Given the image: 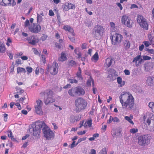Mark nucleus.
<instances>
[{
  "label": "nucleus",
  "instance_id": "1",
  "mask_svg": "<svg viewBox=\"0 0 154 154\" xmlns=\"http://www.w3.org/2000/svg\"><path fill=\"white\" fill-rule=\"evenodd\" d=\"M33 135L34 136H39L41 132V128L44 134V136L47 139L50 140L53 139L54 133L46 125L43 121H37L32 125Z\"/></svg>",
  "mask_w": 154,
  "mask_h": 154
},
{
  "label": "nucleus",
  "instance_id": "2",
  "mask_svg": "<svg viewBox=\"0 0 154 154\" xmlns=\"http://www.w3.org/2000/svg\"><path fill=\"white\" fill-rule=\"evenodd\" d=\"M119 98L123 108L130 110L134 108V99L131 94L128 92H123L121 93Z\"/></svg>",
  "mask_w": 154,
  "mask_h": 154
},
{
  "label": "nucleus",
  "instance_id": "3",
  "mask_svg": "<svg viewBox=\"0 0 154 154\" xmlns=\"http://www.w3.org/2000/svg\"><path fill=\"white\" fill-rule=\"evenodd\" d=\"M42 95H44V102L47 105L55 101L53 91L51 90H47L44 92L41 93Z\"/></svg>",
  "mask_w": 154,
  "mask_h": 154
},
{
  "label": "nucleus",
  "instance_id": "4",
  "mask_svg": "<svg viewBox=\"0 0 154 154\" xmlns=\"http://www.w3.org/2000/svg\"><path fill=\"white\" fill-rule=\"evenodd\" d=\"M76 110L77 112L85 109L87 106V103L84 99L82 97H78L76 99L75 102Z\"/></svg>",
  "mask_w": 154,
  "mask_h": 154
},
{
  "label": "nucleus",
  "instance_id": "5",
  "mask_svg": "<svg viewBox=\"0 0 154 154\" xmlns=\"http://www.w3.org/2000/svg\"><path fill=\"white\" fill-rule=\"evenodd\" d=\"M150 138V136L148 134L140 136L138 137V143L140 146H144L149 142Z\"/></svg>",
  "mask_w": 154,
  "mask_h": 154
},
{
  "label": "nucleus",
  "instance_id": "6",
  "mask_svg": "<svg viewBox=\"0 0 154 154\" xmlns=\"http://www.w3.org/2000/svg\"><path fill=\"white\" fill-rule=\"evenodd\" d=\"M104 31V28L102 26L99 25H97L94 27L93 29V33L94 34V36L97 38L103 34Z\"/></svg>",
  "mask_w": 154,
  "mask_h": 154
},
{
  "label": "nucleus",
  "instance_id": "7",
  "mask_svg": "<svg viewBox=\"0 0 154 154\" xmlns=\"http://www.w3.org/2000/svg\"><path fill=\"white\" fill-rule=\"evenodd\" d=\"M110 38L112 44L113 45H116L121 43L123 37L121 34L116 33L111 36Z\"/></svg>",
  "mask_w": 154,
  "mask_h": 154
},
{
  "label": "nucleus",
  "instance_id": "8",
  "mask_svg": "<svg viewBox=\"0 0 154 154\" xmlns=\"http://www.w3.org/2000/svg\"><path fill=\"white\" fill-rule=\"evenodd\" d=\"M59 67L58 64L54 61L53 62L52 66L48 68V70L51 74L54 75L57 73Z\"/></svg>",
  "mask_w": 154,
  "mask_h": 154
},
{
  "label": "nucleus",
  "instance_id": "9",
  "mask_svg": "<svg viewBox=\"0 0 154 154\" xmlns=\"http://www.w3.org/2000/svg\"><path fill=\"white\" fill-rule=\"evenodd\" d=\"M42 101L40 100H37L36 101V104L35 106V111L36 113L39 115H42L43 114V111L42 109Z\"/></svg>",
  "mask_w": 154,
  "mask_h": 154
},
{
  "label": "nucleus",
  "instance_id": "10",
  "mask_svg": "<svg viewBox=\"0 0 154 154\" xmlns=\"http://www.w3.org/2000/svg\"><path fill=\"white\" fill-rule=\"evenodd\" d=\"M41 26L37 23H33L29 27V31L33 33H37L41 30Z\"/></svg>",
  "mask_w": 154,
  "mask_h": 154
},
{
  "label": "nucleus",
  "instance_id": "11",
  "mask_svg": "<svg viewBox=\"0 0 154 154\" xmlns=\"http://www.w3.org/2000/svg\"><path fill=\"white\" fill-rule=\"evenodd\" d=\"M122 23L129 27L132 26V23L129 17L124 15L122 16L121 19Z\"/></svg>",
  "mask_w": 154,
  "mask_h": 154
},
{
  "label": "nucleus",
  "instance_id": "12",
  "mask_svg": "<svg viewBox=\"0 0 154 154\" xmlns=\"http://www.w3.org/2000/svg\"><path fill=\"white\" fill-rule=\"evenodd\" d=\"M26 40L27 41H30L29 43L32 45H35L39 41V40L36 36L34 35H31L28 37Z\"/></svg>",
  "mask_w": 154,
  "mask_h": 154
},
{
  "label": "nucleus",
  "instance_id": "13",
  "mask_svg": "<svg viewBox=\"0 0 154 154\" xmlns=\"http://www.w3.org/2000/svg\"><path fill=\"white\" fill-rule=\"evenodd\" d=\"M2 6H13L15 5L14 0H3Z\"/></svg>",
  "mask_w": 154,
  "mask_h": 154
},
{
  "label": "nucleus",
  "instance_id": "14",
  "mask_svg": "<svg viewBox=\"0 0 154 154\" xmlns=\"http://www.w3.org/2000/svg\"><path fill=\"white\" fill-rule=\"evenodd\" d=\"M63 29L65 31H68L71 33L73 36H75V34L74 32V30L70 26L68 25H64L63 26Z\"/></svg>",
  "mask_w": 154,
  "mask_h": 154
},
{
  "label": "nucleus",
  "instance_id": "15",
  "mask_svg": "<svg viewBox=\"0 0 154 154\" xmlns=\"http://www.w3.org/2000/svg\"><path fill=\"white\" fill-rule=\"evenodd\" d=\"M146 83L149 86H152L154 84V77L151 76H148L146 80Z\"/></svg>",
  "mask_w": 154,
  "mask_h": 154
},
{
  "label": "nucleus",
  "instance_id": "16",
  "mask_svg": "<svg viewBox=\"0 0 154 154\" xmlns=\"http://www.w3.org/2000/svg\"><path fill=\"white\" fill-rule=\"evenodd\" d=\"M77 95L80 96L83 95L85 94L84 90L80 86L75 87Z\"/></svg>",
  "mask_w": 154,
  "mask_h": 154
},
{
  "label": "nucleus",
  "instance_id": "17",
  "mask_svg": "<svg viewBox=\"0 0 154 154\" xmlns=\"http://www.w3.org/2000/svg\"><path fill=\"white\" fill-rule=\"evenodd\" d=\"M68 94L69 95L72 97H75L76 96L77 94L75 87L69 89L68 91Z\"/></svg>",
  "mask_w": 154,
  "mask_h": 154
},
{
  "label": "nucleus",
  "instance_id": "18",
  "mask_svg": "<svg viewBox=\"0 0 154 154\" xmlns=\"http://www.w3.org/2000/svg\"><path fill=\"white\" fill-rule=\"evenodd\" d=\"M80 119V118L78 115L74 116L72 115L69 118V121L72 123H74L78 121H79Z\"/></svg>",
  "mask_w": 154,
  "mask_h": 154
},
{
  "label": "nucleus",
  "instance_id": "19",
  "mask_svg": "<svg viewBox=\"0 0 154 154\" xmlns=\"http://www.w3.org/2000/svg\"><path fill=\"white\" fill-rule=\"evenodd\" d=\"M67 60L66 54L65 52L63 51L61 53L60 56L59 57L58 60L60 61L63 62Z\"/></svg>",
  "mask_w": 154,
  "mask_h": 154
},
{
  "label": "nucleus",
  "instance_id": "20",
  "mask_svg": "<svg viewBox=\"0 0 154 154\" xmlns=\"http://www.w3.org/2000/svg\"><path fill=\"white\" fill-rule=\"evenodd\" d=\"M140 26L144 30H147L149 28V25L146 20L139 24Z\"/></svg>",
  "mask_w": 154,
  "mask_h": 154
},
{
  "label": "nucleus",
  "instance_id": "21",
  "mask_svg": "<svg viewBox=\"0 0 154 154\" xmlns=\"http://www.w3.org/2000/svg\"><path fill=\"white\" fill-rule=\"evenodd\" d=\"M59 43L56 42L55 43V47L59 49H60L61 48L63 47V45L64 46V41L63 40L61 39H60L59 40Z\"/></svg>",
  "mask_w": 154,
  "mask_h": 154
},
{
  "label": "nucleus",
  "instance_id": "22",
  "mask_svg": "<svg viewBox=\"0 0 154 154\" xmlns=\"http://www.w3.org/2000/svg\"><path fill=\"white\" fill-rule=\"evenodd\" d=\"M113 60L111 57L107 58L105 60V64L108 67H109L112 65Z\"/></svg>",
  "mask_w": 154,
  "mask_h": 154
},
{
  "label": "nucleus",
  "instance_id": "23",
  "mask_svg": "<svg viewBox=\"0 0 154 154\" xmlns=\"http://www.w3.org/2000/svg\"><path fill=\"white\" fill-rule=\"evenodd\" d=\"M137 22L139 24L140 23H142L146 20L142 15H139L137 16Z\"/></svg>",
  "mask_w": 154,
  "mask_h": 154
},
{
  "label": "nucleus",
  "instance_id": "24",
  "mask_svg": "<svg viewBox=\"0 0 154 154\" xmlns=\"http://www.w3.org/2000/svg\"><path fill=\"white\" fill-rule=\"evenodd\" d=\"M117 81L120 87H122L125 84V82L124 81L122 82V79L120 77H118L117 78Z\"/></svg>",
  "mask_w": 154,
  "mask_h": 154
},
{
  "label": "nucleus",
  "instance_id": "25",
  "mask_svg": "<svg viewBox=\"0 0 154 154\" xmlns=\"http://www.w3.org/2000/svg\"><path fill=\"white\" fill-rule=\"evenodd\" d=\"M141 55H139L134 58L132 61L133 62H135L137 63V61L139 60V63H140L143 61V59L141 58Z\"/></svg>",
  "mask_w": 154,
  "mask_h": 154
},
{
  "label": "nucleus",
  "instance_id": "26",
  "mask_svg": "<svg viewBox=\"0 0 154 154\" xmlns=\"http://www.w3.org/2000/svg\"><path fill=\"white\" fill-rule=\"evenodd\" d=\"M39 73L42 74H43L44 73V69L42 68L37 67L35 70V74L36 75H38Z\"/></svg>",
  "mask_w": 154,
  "mask_h": 154
},
{
  "label": "nucleus",
  "instance_id": "27",
  "mask_svg": "<svg viewBox=\"0 0 154 154\" xmlns=\"http://www.w3.org/2000/svg\"><path fill=\"white\" fill-rule=\"evenodd\" d=\"M124 118L126 120L128 121L131 124L133 125L134 124V123L132 120L133 118V116L132 115H130L129 117L127 116H125Z\"/></svg>",
  "mask_w": 154,
  "mask_h": 154
},
{
  "label": "nucleus",
  "instance_id": "28",
  "mask_svg": "<svg viewBox=\"0 0 154 154\" xmlns=\"http://www.w3.org/2000/svg\"><path fill=\"white\" fill-rule=\"evenodd\" d=\"M92 83V86L94 87V82L92 78L90 76L89 79H88L87 81L86 84L88 86H91V82Z\"/></svg>",
  "mask_w": 154,
  "mask_h": 154
},
{
  "label": "nucleus",
  "instance_id": "29",
  "mask_svg": "<svg viewBox=\"0 0 154 154\" xmlns=\"http://www.w3.org/2000/svg\"><path fill=\"white\" fill-rule=\"evenodd\" d=\"M6 48L3 43L0 42V53H4L5 51Z\"/></svg>",
  "mask_w": 154,
  "mask_h": 154
},
{
  "label": "nucleus",
  "instance_id": "30",
  "mask_svg": "<svg viewBox=\"0 0 154 154\" xmlns=\"http://www.w3.org/2000/svg\"><path fill=\"white\" fill-rule=\"evenodd\" d=\"M43 13H41L40 14H37V23H40L42 21V16H43Z\"/></svg>",
  "mask_w": 154,
  "mask_h": 154
},
{
  "label": "nucleus",
  "instance_id": "31",
  "mask_svg": "<svg viewBox=\"0 0 154 154\" xmlns=\"http://www.w3.org/2000/svg\"><path fill=\"white\" fill-rule=\"evenodd\" d=\"M17 73H21L24 72L25 73L26 72V70L23 67H18L17 68Z\"/></svg>",
  "mask_w": 154,
  "mask_h": 154
},
{
  "label": "nucleus",
  "instance_id": "32",
  "mask_svg": "<svg viewBox=\"0 0 154 154\" xmlns=\"http://www.w3.org/2000/svg\"><path fill=\"white\" fill-rule=\"evenodd\" d=\"M62 8L64 11H67L69 9V3H65L62 6Z\"/></svg>",
  "mask_w": 154,
  "mask_h": 154
},
{
  "label": "nucleus",
  "instance_id": "33",
  "mask_svg": "<svg viewBox=\"0 0 154 154\" xmlns=\"http://www.w3.org/2000/svg\"><path fill=\"white\" fill-rule=\"evenodd\" d=\"M124 45L125 46L126 48H129L130 47V44L129 41L125 40L124 41Z\"/></svg>",
  "mask_w": 154,
  "mask_h": 154
},
{
  "label": "nucleus",
  "instance_id": "34",
  "mask_svg": "<svg viewBox=\"0 0 154 154\" xmlns=\"http://www.w3.org/2000/svg\"><path fill=\"white\" fill-rule=\"evenodd\" d=\"M99 59V56L97 52H96L93 55L91 58V59L97 60Z\"/></svg>",
  "mask_w": 154,
  "mask_h": 154
},
{
  "label": "nucleus",
  "instance_id": "35",
  "mask_svg": "<svg viewBox=\"0 0 154 154\" xmlns=\"http://www.w3.org/2000/svg\"><path fill=\"white\" fill-rule=\"evenodd\" d=\"M8 137L10 138H11V140H13L14 138V136L12 135V133L11 130L8 131Z\"/></svg>",
  "mask_w": 154,
  "mask_h": 154
},
{
  "label": "nucleus",
  "instance_id": "36",
  "mask_svg": "<svg viewBox=\"0 0 154 154\" xmlns=\"http://www.w3.org/2000/svg\"><path fill=\"white\" fill-rule=\"evenodd\" d=\"M82 70L80 67H79V71L76 73L77 76L79 78H82V76L81 75Z\"/></svg>",
  "mask_w": 154,
  "mask_h": 154
},
{
  "label": "nucleus",
  "instance_id": "37",
  "mask_svg": "<svg viewBox=\"0 0 154 154\" xmlns=\"http://www.w3.org/2000/svg\"><path fill=\"white\" fill-rule=\"evenodd\" d=\"M99 154H107L106 148H103L100 151Z\"/></svg>",
  "mask_w": 154,
  "mask_h": 154
},
{
  "label": "nucleus",
  "instance_id": "38",
  "mask_svg": "<svg viewBox=\"0 0 154 154\" xmlns=\"http://www.w3.org/2000/svg\"><path fill=\"white\" fill-rule=\"evenodd\" d=\"M30 25H31L30 24L29 20L28 19L26 20L24 22V26L25 27H28L29 28V26Z\"/></svg>",
  "mask_w": 154,
  "mask_h": 154
},
{
  "label": "nucleus",
  "instance_id": "39",
  "mask_svg": "<svg viewBox=\"0 0 154 154\" xmlns=\"http://www.w3.org/2000/svg\"><path fill=\"white\" fill-rule=\"evenodd\" d=\"M76 63L73 60H71L69 62V65L70 66H75Z\"/></svg>",
  "mask_w": 154,
  "mask_h": 154
},
{
  "label": "nucleus",
  "instance_id": "40",
  "mask_svg": "<svg viewBox=\"0 0 154 154\" xmlns=\"http://www.w3.org/2000/svg\"><path fill=\"white\" fill-rule=\"evenodd\" d=\"M12 42V40L10 38H8L7 41L6 43V45L9 46L10 45V44H11Z\"/></svg>",
  "mask_w": 154,
  "mask_h": 154
},
{
  "label": "nucleus",
  "instance_id": "41",
  "mask_svg": "<svg viewBox=\"0 0 154 154\" xmlns=\"http://www.w3.org/2000/svg\"><path fill=\"white\" fill-rule=\"evenodd\" d=\"M130 131L131 133L134 134L138 131V129L137 128H132L130 129Z\"/></svg>",
  "mask_w": 154,
  "mask_h": 154
},
{
  "label": "nucleus",
  "instance_id": "42",
  "mask_svg": "<svg viewBox=\"0 0 154 154\" xmlns=\"http://www.w3.org/2000/svg\"><path fill=\"white\" fill-rule=\"evenodd\" d=\"M69 9H74L75 8V5L71 3H69Z\"/></svg>",
  "mask_w": 154,
  "mask_h": 154
},
{
  "label": "nucleus",
  "instance_id": "43",
  "mask_svg": "<svg viewBox=\"0 0 154 154\" xmlns=\"http://www.w3.org/2000/svg\"><path fill=\"white\" fill-rule=\"evenodd\" d=\"M26 69L27 70V72L29 73H31L32 71V69L30 66L27 67Z\"/></svg>",
  "mask_w": 154,
  "mask_h": 154
},
{
  "label": "nucleus",
  "instance_id": "44",
  "mask_svg": "<svg viewBox=\"0 0 154 154\" xmlns=\"http://www.w3.org/2000/svg\"><path fill=\"white\" fill-rule=\"evenodd\" d=\"M86 123L87 124L88 126L89 127H91L92 125L91 120L90 119L88 120L86 122Z\"/></svg>",
  "mask_w": 154,
  "mask_h": 154
},
{
  "label": "nucleus",
  "instance_id": "45",
  "mask_svg": "<svg viewBox=\"0 0 154 154\" xmlns=\"http://www.w3.org/2000/svg\"><path fill=\"white\" fill-rule=\"evenodd\" d=\"M69 82L71 83H77L78 82V81L76 79H69Z\"/></svg>",
  "mask_w": 154,
  "mask_h": 154
},
{
  "label": "nucleus",
  "instance_id": "46",
  "mask_svg": "<svg viewBox=\"0 0 154 154\" xmlns=\"http://www.w3.org/2000/svg\"><path fill=\"white\" fill-rule=\"evenodd\" d=\"M149 106L151 109H152L154 107V102H150L149 104Z\"/></svg>",
  "mask_w": 154,
  "mask_h": 154
},
{
  "label": "nucleus",
  "instance_id": "47",
  "mask_svg": "<svg viewBox=\"0 0 154 154\" xmlns=\"http://www.w3.org/2000/svg\"><path fill=\"white\" fill-rule=\"evenodd\" d=\"M34 53L36 55H38L39 54V52L36 48H33L32 49Z\"/></svg>",
  "mask_w": 154,
  "mask_h": 154
},
{
  "label": "nucleus",
  "instance_id": "48",
  "mask_svg": "<svg viewBox=\"0 0 154 154\" xmlns=\"http://www.w3.org/2000/svg\"><path fill=\"white\" fill-rule=\"evenodd\" d=\"M9 57L10 60H12L13 57V54L11 53H7Z\"/></svg>",
  "mask_w": 154,
  "mask_h": 154
},
{
  "label": "nucleus",
  "instance_id": "49",
  "mask_svg": "<svg viewBox=\"0 0 154 154\" xmlns=\"http://www.w3.org/2000/svg\"><path fill=\"white\" fill-rule=\"evenodd\" d=\"M143 43L145 45L146 47H148L150 45V44L149 42L148 41H145L143 42Z\"/></svg>",
  "mask_w": 154,
  "mask_h": 154
},
{
  "label": "nucleus",
  "instance_id": "50",
  "mask_svg": "<svg viewBox=\"0 0 154 154\" xmlns=\"http://www.w3.org/2000/svg\"><path fill=\"white\" fill-rule=\"evenodd\" d=\"M113 121L114 122H119V119L117 117L113 118Z\"/></svg>",
  "mask_w": 154,
  "mask_h": 154
},
{
  "label": "nucleus",
  "instance_id": "51",
  "mask_svg": "<svg viewBox=\"0 0 154 154\" xmlns=\"http://www.w3.org/2000/svg\"><path fill=\"white\" fill-rule=\"evenodd\" d=\"M85 131H80L77 132V134L79 135H82L85 134L86 133Z\"/></svg>",
  "mask_w": 154,
  "mask_h": 154
},
{
  "label": "nucleus",
  "instance_id": "52",
  "mask_svg": "<svg viewBox=\"0 0 154 154\" xmlns=\"http://www.w3.org/2000/svg\"><path fill=\"white\" fill-rule=\"evenodd\" d=\"M147 51L149 53L151 54H154V50L152 49H148Z\"/></svg>",
  "mask_w": 154,
  "mask_h": 154
},
{
  "label": "nucleus",
  "instance_id": "53",
  "mask_svg": "<svg viewBox=\"0 0 154 154\" xmlns=\"http://www.w3.org/2000/svg\"><path fill=\"white\" fill-rule=\"evenodd\" d=\"M49 15L51 16H52L54 15V14L52 10H50L49 11Z\"/></svg>",
  "mask_w": 154,
  "mask_h": 154
},
{
  "label": "nucleus",
  "instance_id": "54",
  "mask_svg": "<svg viewBox=\"0 0 154 154\" xmlns=\"http://www.w3.org/2000/svg\"><path fill=\"white\" fill-rule=\"evenodd\" d=\"M87 44L86 43H84L82 44V49H85L86 48Z\"/></svg>",
  "mask_w": 154,
  "mask_h": 154
},
{
  "label": "nucleus",
  "instance_id": "55",
  "mask_svg": "<svg viewBox=\"0 0 154 154\" xmlns=\"http://www.w3.org/2000/svg\"><path fill=\"white\" fill-rule=\"evenodd\" d=\"M112 121H113V117L111 116H110L109 119L107 121V123L110 124Z\"/></svg>",
  "mask_w": 154,
  "mask_h": 154
},
{
  "label": "nucleus",
  "instance_id": "56",
  "mask_svg": "<svg viewBox=\"0 0 154 154\" xmlns=\"http://www.w3.org/2000/svg\"><path fill=\"white\" fill-rule=\"evenodd\" d=\"M124 72L126 75H128L130 74V72L127 69L125 70Z\"/></svg>",
  "mask_w": 154,
  "mask_h": 154
},
{
  "label": "nucleus",
  "instance_id": "57",
  "mask_svg": "<svg viewBox=\"0 0 154 154\" xmlns=\"http://www.w3.org/2000/svg\"><path fill=\"white\" fill-rule=\"evenodd\" d=\"M143 59L145 60H150L151 58L150 57H149L147 56H145L143 57Z\"/></svg>",
  "mask_w": 154,
  "mask_h": 154
},
{
  "label": "nucleus",
  "instance_id": "58",
  "mask_svg": "<svg viewBox=\"0 0 154 154\" xmlns=\"http://www.w3.org/2000/svg\"><path fill=\"white\" fill-rule=\"evenodd\" d=\"M130 8L131 9L134 8H138V6L135 4H132L131 5Z\"/></svg>",
  "mask_w": 154,
  "mask_h": 154
},
{
  "label": "nucleus",
  "instance_id": "59",
  "mask_svg": "<svg viewBox=\"0 0 154 154\" xmlns=\"http://www.w3.org/2000/svg\"><path fill=\"white\" fill-rule=\"evenodd\" d=\"M29 135L28 134H26L25 136H23L22 138V140H24L26 139L27 138L29 137Z\"/></svg>",
  "mask_w": 154,
  "mask_h": 154
},
{
  "label": "nucleus",
  "instance_id": "60",
  "mask_svg": "<svg viewBox=\"0 0 154 154\" xmlns=\"http://www.w3.org/2000/svg\"><path fill=\"white\" fill-rule=\"evenodd\" d=\"M121 3H117V5L118 6L120 10H122L123 9V7L122 5H121Z\"/></svg>",
  "mask_w": 154,
  "mask_h": 154
},
{
  "label": "nucleus",
  "instance_id": "61",
  "mask_svg": "<svg viewBox=\"0 0 154 154\" xmlns=\"http://www.w3.org/2000/svg\"><path fill=\"white\" fill-rule=\"evenodd\" d=\"M79 48H76L74 50L75 53L76 54L77 53H78L79 51Z\"/></svg>",
  "mask_w": 154,
  "mask_h": 154
},
{
  "label": "nucleus",
  "instance_id": "62",
  "mask_svg": "<svg viewBox=\"0 0 154 154\" xmlns=\"http://www.w3.org/2000/svg\"><path fill=\"white\" fill-rule=\"evenodd\" d=\"M144 48V45L143 44H142L139 47V50L140 51H142L143 49Z\"/></svg>",
  "mask_w": 154,
  "mask_h": 154
},
{
  "label": "nucleus",
  "instance_id": "63",
  "mask_svg": "<svg viewBox=\"0 0 154 154\" xmlns=\"http://www.w3.org/2000/svg\"><path fill=\"white\" fill-rule=\"evenodd\" d=\"M71 87V85L69 84H68L65 86L63 87V88L64 89H66L68 88H70Z\"/></svg>",
  "mask_w": 154,
  "mask_h": 154
},
{
  "label": "nucleus",
  "instance_id": "64",
  "mask_svg": "<svg viewBox=\"0 0 154 154\" xmlns=\"http://www.w3.org/2000/svg\"><path fill=\"white\" fill-rule=\"evenodd\" d=\"M21 58L23 60H27L28 59V57L26 56L21 57Z\"/></svg>",
  "mask_w": 154,
  "mask_h": 154
}]
</instances>
